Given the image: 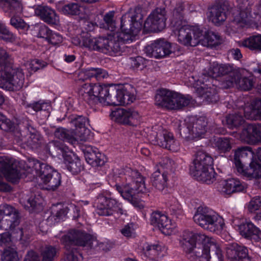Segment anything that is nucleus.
I'll return each instance as SVG.
<instances>
[{
  "instance_id": "obj_30",
  "label": "nucleus",
  "mask_w": 261,
  "mask_h": 261,
  "mask_svg": "<svg viewBox=\"0 0 261 261\" xmlns=\"http://www.w3.org/2000/svg\"><path fill=\"white\" fill-rule=\"evenodd\" d=\"M58 9L65 15H78L81 19H89L91 18L89 9L75 3L65 4L61 7L59 5Z\"/></svg>"
},
{
  "instance_id": "obj_15",
  "label": "nucleus",
  "mask_w": 261,
  "mask_h": 261,
  "mask_svg": "<svg viewBox=\"0 0 261 261\" xmlns=\"http://www.w3.org/2000/svg\"><path fill=\"white\" fill-rule=\"evenodd\" d=\"M60 151L64 158V164L67 169L72 174H77L84 169L80 158L73 152H71L68 147L62 142L58 141L49 142L47 145V149L51 154V148Z\"/></svg>"
},
{
  "instance_id": "obj_56",
  "label": "nucleus",
  "mask_w": 261,
  "mask_h": 261,
  "mask_svg": "<svg viewBox=\"0 0 261 261\" xmlns=\"http://www.w3.org/2000/svg\"><path fill=\"white\" fill-rule=\"evenodd\" d=\"M57 253L56 249L51 246H46L42 252V261H53Z\"/></svg>"
},
{
  "instance_id": "obj_8",
  "label": "nucleus",
  "mask_w": 261,
  "mask_h": 261,
  "mask_svg": "<svg viewBox=\"0 0 261 261\" xmlns=\"http://www.w3.org/2000/svg\"><path fill=\"white\" fill-rule=\"evenodd\" d=\"M155 103L157 106L169 110H180L194 103V100L189 94H182L167 89L156 91Z\"/></svg>"
},
{
  "instance_id": "obj_54",
  "label": "nucleus",
  "mask_w": 261,
  "mask_h": 261,
  "mask_svg": "<svg viewBox=\"0 0 261 261\" xmlns=\"http://www.w3.org/2000/svg\"><path fill=\"white\" fill-rule=\"evenodd\" d=\"M90 130L86 127L76 128L75 130V137L73 138L76 140V143L79 141H86L89 139Z\"/></svg>"
},
{
  "instance_id": "obj_9",
  "label": "nucleus",
  "mask_w": 261,
  "mask_h": 261,
  "mask_svg": "<svg viewBox=\"0 0 261 261\" xmlns=\"http://www.w3.org/2000/svg\"><path fill=\"white\" fill-rule=\"evenodd\" d=\"M213 165L212 157L202 150H198L190 167V173L197 180L210 184L215 180L216 174Z\"/></svg>"
},
{
  "instance_id": "obj_63",
  "label": "nucleus",
  "mask_w": 261,
  "mask_h": 261,
  "mask_svg": "<svg viewBox=\"0 0 261 261\" xmlns=\"http://www.w3.org/2000/svg\"><path fill=\"white\" fill-rule=\"evenodd\" d=\"M51 105L48 102H45L42 100L40 111L43 113L45 118H48L51 110Z\"/></svg>"
},
{
  "instance_id": "obj_57",
  "label": "nucleus",
  "mask_w": 261,
  "mask_h": 261,
  "mask_svg": "<svg viewBox=\"0 0 261 261\" xmlns=\"http://www.w3.org/2000/svg\"><path fill=\"white\" fill-rule=\"evenodd\" d=\"M261 206V196H255L252 197L247 205L248 211L251 213L258 210Z\"/></svg>"
},
{
  "instance_id": "obj_42",
  "label": "nucleus",
  "mask_w": 261,
  "mask_h": 261,
  "mask_svg": "<svg viewBox=\"0 0 261 261\" xmlns=\"http://www.w3.org/2000/svg\"><path fill=\"white\" fill-rule=\"evenodd\" d=\"M239 45L251 50H261V35H253L239 42Z\"/></svg>"
},
{
  "instance_id": "obj_60",
  "label": "nucleus",
  "mask_w": 261,
  "mask_h": 261,
  "mask_svg": "<svg viewBox=\"0 0 261 261\" xmlns=\"http://www.w3.org/2000/svg\"><path fill=\"white\" fill-rule=\"evenodd\" d=\"M46 40L53 45H57L62 42L63 37L59 33L51 31Z\"/></svg>"
},
{
  "instance_id": "obj_46",
  "label": "nucleus",
  "mask_w": 261,
  "mask_h": 261,
  "mask_svg": "<svg viewBox=\"0 0 261 261\" xmlns=\"http://www.w3.org/2000/svg\"><path fill=\"white\" fill-rule=\"evenodd\" d=\"M54 135L56 138L63 141L67 142L73 145L76 143V140L70 135L69 131L63 127L57 128Z\"/></svg>"
},
{
  "instance_id": "obj_45",
  "label": "nucleus",
  "mask_w": 261,
  "mask_h": 261,
  "mask_svg": "<svg viewBox=\"0 0 261 261\" xmlns=\"http://www.w3.org/2000/svg\"><path fill=\"white\" fill-rule=\"evenodd\" d=\"M96 38L91 37L88 33H83L81 37V40L73 39L72 42L76 45L83 46L90 50H94L96 48L94 44L96 43Z\"/></svg>"
},
{
  "instance_id": "obj_14",
  "label": "nucleus",
  "mask_w": 261,
  "mask_h": 261,
  "mask_svg": "<svg viewBox=\"0 0 261 261\" xmlns=\"http://www.w3.org/2000/svg\"><path fill=\"white\" fill-rule=\"evenodd\" d=\"M250 154L253 156V151L249 146L237 148L234 152V163L239 173L250 178H261V165L254 161L249 166H245L240 161L241 158L246 157Z\"/></svg>"
},
{
  "instance_id": "obj_6",
  "label": "nucleus",
  "mask_w": 261,
  "mask_h": 261,
  "mask_svg": "<svg viewBox=\"0 0 261 261\" xmlns=\"http://www.w3.org/2000/svg\"><path fill=\"white\" fill-rule=\"evenodd\" d=\"M0 223L3 229L11 231V233L9 232L0 233V246H12L11 237L17 240L24 242L30 239L31 232L29 229L27 227L16 228L20 223L19 214L10 205L4 204L0 205Z\"/></svg>"
},
{
  "instance_id": "obj_12",
  "label": "nucleus",
  "mask_w": 261,
  "mask_h": 261,
  "mask_svg": "<svg viewBox=\"0 0 261 261\" xmlns=\"http://www.w3.org/2000/svg\"><path fill=\"white\" fill-rule=\"evenodd\" d=\"M25 76L22 70L13 68L9 62L3 69L0 67V87L11 91L21 89L24 83Z\"/></svg>"
},
{
  "instance_id": "obj_49",
  "label": "nucleus",
  "mask_w": 261,
  "mask_h": 261,
  "mask_svg": "<svg viewBox=\"0 0 261 261\" xmlns=\"http://www.w3.org/2000/svg\"><path fill=\"white\" fill-rule=\"evenodd\" d=\"M2 261H18L16 248L12 246L6 247L1 255Z\"/></svg>"
},
{
  "instance_id": "obj_26",
  "label": "nucleus",
  "mask_w": 261,
  "mask_h": 261,
  "mask_svg": "<svg viewBox=\"0 0 261 261\" xmlns=\"http://www.w3.org/2000/svg\"><path fill=\"white\" fill-rule=\"evenodd\" d=\"M246 188L244 182L236 178L222 180L216 186L217 191L225 197L232 193L243 192Z\"/></svg>"
},
{
  "instance_id": "obj_36",
  "label": "nucleus",
  "mask_w": 261,
  "mask_h": 261,
  "mask_svg": "<svg viewBox=\"0 0 261 261\" xmlns=\"http://www.w3.org/2000/svg\"><path fill=\"white\" fill-rule=\"evenodd\" d=\"M226 255L231 261H243L248 256V250L245 246L232 243L227 248Z\"/></svg>"
},
{
  "instance_id": "obj_50",
  "label": "nucleus",
  "mask_w": 261,
  "mask_h": 261,
  "mask_svg": "<svg viewBox=\"0 0 261 261\" xmlns=\"http://www.w3.org/2000/svg\"><path fill=\"white\" fill-rule=\"evenodd\" d=\"M0 39L12 43L16 42V36L10 32L1 22H0Z\"/></svg>"
},
{
  "instance_id": "obj_51",
  "label": "nucleus",
  "mask_w": 261,
  "mask_h": 261,
  "mask_svg": "<svg viewBox=\"0 0 261 261\" xmlns=\"http://www.w3.org/2000/svg\"><path fill=\"white\" fill-rule=\"evenodd\" d=\"M234 84H236L241 90L247 91L251 89L253 87V81L252 79L249 77L241 79V74L239 73V77L237 79L236 81L233 83Z\"/></svg>"
},
{
  "instance_id": "obj_19",
  "label": "nucleus",
  "mask_w": 261,
  "mask_h": 261,
  "mask_svg": "<svg viewBox=\"0 0 261 261\" xmlns=\"http://www.w3.org/2000/svg\"><path fill=\"white\" fill-rule=\"evenodd\" d=\"M177 50L178 46L176 44L170 43L164 39L160 38L146 46L144 51L146 56L149 57L161 58Z\"/></svg>"
},
{
  "instance_id": "obj_10",
  "label": "nucleus",
  "mask_w": 261,
  "mask_h": 261,
  "mask_svg": "<svg viewBox=\"0 0 261 261\" xmlns=\"http://www.w3.org/2000/svg\"><path fill=\"white\" fill-rule=\"evenodd\" d=\"M142 135L154 144L171 151L177 152L180 149L179 143L173 134L161 125L154 126L151 129L149 127L145 128Z\"/></svg>"
},
{
  "instance_id": "obj_5",
  "label": "nucleus",
  "mask_w": 261,
  "mask_h": 261,
  "mask_svg": "<svg viewBox=\"0 0 261 261\" xmlns=\"http://www.w3.org/2000/svg\"><path fill=\"white\" fill-rule=\"evenodd\" d=\"M59 237L66 250L64 261H83L82 254L76 246L86 247L88 249L95 247L105 251L110 250L107 242H99L93 236L80 229H70L59 234Z\"/></svg>"
},
{
  "instance_id": "obj_47",
  "label": "nucleus",
  "mask_w": 261,
  "mask_h": 261,
  "mask_svg": "<svg viewBox=\"0 0 261 261\" xmlns=\"http://www.w3.org/2000/svg\"><path fill=\"white\" fill-rule=\"evenodd\" d=\"M255 225L250 221L246 220L238 226V229L240 234L246 239L251 237L254 230Z\"/></svg>"
},
{
  "instance_id": "obj_28",
  "label": "nucleus",
  "mask_w": 261,
  "mask_h": 261,
  "mask_svg": "<svg viewBox=\"0 0 261 261\" xmlns=\"http://www.w3.org/2000/svg\"><path fill=\"white\" fill-rule=\"evenodd\" d=\"M241 140L248 144H255L261 142V124H249L240 134Z\"/></svg>"
},
{
  "instance_id": "obj_21",
  "label": "nucleus",
  "mask_w": 261,
  "mask_h": 261,
  "mask_svg": "<svg viewBox=\"0 0 261 261\" xmlns=\"http://www.w3.org/2000/svg\"><path fill=\"white\" fill-rule=\"evenodd\" d=\"M110 117L119 123L132 126L139 125L142 121L139 112L130 109L117 108L111 112Z\"/></svg>"
},
{
  "instance_id": "obj_43",
  "label": "nucleus",
  "mask_w": 261,
  "mask_h": 261,
  "mask_svg": "<svg viewBox=\"0 0 261 261\" xmlns=\"http://www.w3.org/2000/svg\"><path fill=\"white\" fill-rule=\"evenodd\" d=\"M168 178L166 173H161L159 171L152 174L151 181L152 185L158 190L163 191L167 186Z\"/></svg>"
},
{
  "instance_id": "obj_59",
  "label": "nucleus",
  "mask_w": 261,
  "mask_h": 261,
  "mask_svg": "<svg viewBox=\"0 0 261 261\" xmlns=\"http://www.w3.org/2000/svg\"><path fill=\"white\" fill-rule=\"evenodd\" d=\"M9 62H12L10 55L6 49L0 47V67L3 69Z\"/></svg>"
},
{
  "instance_id": "obj_64",
  "label": "nucleus",
  "mask_w": 261,
  "mask_h": 261,
  "mask_svg": "<svg viewBox=\"0 0 261 261\" xmlns=\"http://www.w3.org/2000/svg\"><path fill=\"white\" fill-rule=\"evenodd\" d=\"M24 261H40L38 254L34 251H30L25 257Z\"/></svg>"
},
{
  "instance_id": "obj_24",
  "label": "nucleus",
  "mask_w": 261,
  "mask_h": 261,
  "mask_svg": "<svg viewBox=\"0 0 261 261\" xmlns=\"http://www.w3.org/2000/svg\"><path fill=\"white\" fill-rule=\"evenodd\" d=\"M107 195H99L96 200V213L99 216H109L122 211L121 203Z\"/></svg>"
},
{
  "instance_id": "obj_13",
  "label": "nucleus",
  "mask_w": 261,
  "mask_h": 261,
  "mask_svg": "<svg viewBox=\"0 0 261 261\" xmlns=\"http://www.w3.org/2000/svg\"><path fill=\"white\" fill-rule=\"evenodd\" d=\"M108 86L113 87L114 92L107 93L105 105H127L135 100L136 90L131 84H126L121 86L109 84Z\"/></svg>"
},
{
  "instance_id": "obj_55",
  "label": "nucleus",
  "mask_w": 261,
  "mask_h": 261,
  "mask_svg": "<svg viewBox=\"0 0 261 261\" xmlns=\"http://www.w3.org/2000/svg\"><path fill=\"white\" fill-rule=\"evenodd\" d=\"M46 65L47 63L46 62L39 59H34L28 63L27 67L29 72H35L38 70L46 67Z\"/></svg>"
},
{
  "instance_id": "obj_20",
  "label": "nucleus",
  "mask_w": 261,
  "mask_h": 261,
  "mask_svg": "<svg viewBox=\"0 0 261 261\" xmlns=\"http://www.w3.org/2000/svg\"><path fill=\"white\" fill-rule=\"evenodd\" d=\"M23 134L17 132L15 135L16 143L22 147L25 146L34 149L39 147L41 143L42 137L37 130L30 124H28Z\"/></svg>"
},
{
  "instance_id": "obj_52",
  "label": "nucleus",
  "mask_w": 261,
  "mask_h": 261,
  "mask_svg": "<svg viewBox=\"0 0 261 261\" xmlns=\"http://www.w3.org/2000/svg\"><path fill=\"white\" fill-rule=\"evenodd\" d=\"M14 122L0 113V128L6 132H10L14 129Z\"/></svg>"
},
{
  "instance_id": "obj_35",
  "label": "nucleus",
  "mask_w": 261,
  "mask_h": 261,
  "mask_svg": "<svg viewBox=\"0 0 261 261\" xmlns=\"http://www.w3.org/2000/svg\"><path fill=\"white\" fill-rule=\"evenodd\" d=\"M50 215L47 218L46 222L51 225L61 220H64L69 212L68 207L60 204L53 205L51 207Z\"/></svg>"
},
{
  "instance_id": "obj_16",
  "label": "nucleus",
  "mask_w": 261,
  "mask_h": 261,
  "mask_svg": "<svg viewBox=\"0 0 261 261\" xmlns=\"http://www.w3.org/2000/svg\"><path fill=\"white\" fill-rule=\"evenodd\" d=\"M0 8L9 16H12L10 23L21 33H25L29 25L24 20L18 17L23 12L21 3L18 0H0Z\"/></svg>"
},
{
  "instance_id": "obj_34",
  "label": "nucleus",
  "mask_w": 261,
  "mask_h": 261,
  "mask_svg": "<svg viewBox=\"0 0 261 261\" xmlns=\"http://www.w3.org/2000/svg\"><path fill=\"white\" fill-rule=\"evenodd\" d=\"M35 14L49 24H57L59 18L55 11L47 6H39L34 9Z\"/></svg>"
},
{
  "instance_id": "obj_31",
  "label": "nucleus",
  "mask_w": 261,
  "mask_h": 261,
  "mask_svg": "<svg viewBox=\"0 0 261 261\" xmlns=\"http://www.w3.org/2000/svg\"><path fill=\"white\" fill-rule=\"evenodd\" d=\"M85 160L92 166H101L106 162V157L98 149L90 145L86 146L82 149Z\"/></svg>"
},
{
  "instance_id": "obj_48",
  "label": "nucleus",
  "mask_w": 261,
  "mask_h": 261,
  "mask_svg": "<svg viewBox=\"0 0 261 261\" xmlns=\"http://www.w3.org/2000/svg\"><path fill=\"white\" fill-rule=\"evenodd\" d=\"M168 198L170 200L166 202V203L169 207L171 214L175 215L176 217L182 215V210L177 199L171 195H169Z\"/></svg>"
},
{
  "instance_id": "obj_25",
  "label": "nucleus",
  "mask_w": 261,
  "mask_h": 261,
  "mask_svg": "<svg viewBox=\"0 0 261 261\" xmlns=\"http://www.w3.org/2000/svg\"><path fill=\"white\" fill-rule=\"evenodd\" d=\"M150 223L158 227L165 235H171L176 232V224L164 213L160 211L152 212L150 218Z\"/></svg>"
},
{
  "instance_id": "obj_58",
  "label": "nucleus",
  "mask_w": 261,
  "mask_h": 261,
  "mask_svg": "<svg viewBox=\"0 0 261 261\" xmlns=\"http://www.w3.org/2000/svg\"><path fill=\"white\" fill-rule=\"evenodd\" d=\"M35 28L38 31L37 36L47 39L50 33V30L47 26L43 23L37 24L35 26Z\"/></svg>"
},
{
  "instance_id": "obj_18",
  "label": "nucleus",
  "mask_w": 261,
  "mask_h": 261,
  "mask_svg": "<svg viewBox=\"0 0 261 261\" xmlns=\"http://www.w3.org/2000/svg\"><path fill=\"white\" fill-rule=\"evenodd\" d=\"M237 10L233 12V22L238 28L253 27L257 24L258 14L251 13V7L247 0H237Z\"/></svg>"
},
{
  "instance_id": "obj_7",
  "label": "nucleus",
  "mask_w": 261,
  "mask_h": 261,
  "mask_svg": "<svg viewBox=\"0 0 261 261\" xmlns=\"http://www.w3.org/2000/svg\"><path fill=\"white\" fill-rule=\"evenodd\" d=\"M115 177V188L123 199L135 205L137 203L139 194L148 192L145 185L144 178L136 171H132L133 178L125 173H120Z\"/></svg>"
},
{
  "instance_id": "obj_37",
  "label": "nucleus",
  "mask_w": 261,
  "mask_h": 261,
  "mask_svg": "<svg viewBox=\"0 0 261 261\" xmlns=\"http://www.w3.org/2000/svg\"><path fill=\"white\" fill-rule=\"evenodd\" d=\"M244 117L248 119L257 120L261 118V99L253 100L249 106L243 109Z\"/></svg>"
},
{
  "instance_id": "obj_2",
  "label": "nucleus",
  "mask_w": 261,
  "mask_h": 261,
  "mask_svg": "<svg viewBox=\"0 0 261 261\" xmlns=\"http://www.w3.org/2000/svg\"><path fill=\"white\" fill-rule=\"evenodd\" d=\"M0 172L7 179L13 183L17 182L20 178L28 177L32 179L36 175L40 179V184H43L48 190H55L61 184L60 174L50 166L41 163L35 159L18 161L7 156H0Z\"/></svg>"
},
{
  "instance_id": "obj_33",
  "label": "nucleus",
  "mask_w": 261,
  "mask_h": 261,
  "mask_svg": "<svg viewBox=\"0 0 261 261\" xmlns=\"http://www.w3.org/2000/svg\"><path fill=\"white\" fill-rule=\"evenodd\" d=\"M215 211L205 206H199L193 216L194 221L205 229Z\"/></svg>"
},
{
  "instance_id": "obj_38",
  "label": "nucleus",
  "mask_w": 261,
  "mask_h": 261,
  "mask_svg": "<svg viewBox=\"0 0 261 261\" xmlns=\"http://www.w3.org/2000/svg\"><path fill=\"white\" fill-rule=\"evenodd\" d=\"M222 43L221 37L217 33L211 31L205 32L204 36L203 35L200 37L199 44L203 46L213 48L218 46Z\"/></svg>"
},
{
  "instance_id": "obj_4",
  "label": "nucleus",
  "mask_w": 261,
  "mask_h": 261,
  "mask_svg": "<svg viewBox=\"0 0 261 261\" xmlns=\"http://www.w3.org/2000/svg\"><path fill=\"white\" fill-rule=\"evenodd\" d=\"M179 243L191 261H223L219 245L204 234L182 232Z\"/></svg>"
},
{
  "instance_id": "obj_23",
  "label": "nucleus",
  "mask_w": 261,
  "mask_h": 261,
  "mask_svg": "<svg viewBox=\"0 0 261 261\" xmlns=\"http://www.w3.org/2000/svg\"><path fill=\"white\" fill-rule=\"evenodd\" d=\"M202 31L198 26L183 25L178 30V41L186 46H195L199 44Z\"/></svg>"
},
{
  "instance_id": "obj_62",
  "label": "nucleus",
  "mask_w": 261,
  "mask_h": 261,
  "mask_svg": "<svg viewBox=\"0 0 261 261\" xmlns=\"http://www.w3.org/2000/svg\"><path fill=\"white\" fill-rule=\"evenodd\" d=\"M185 4L183 3L178 4L173 10V16L176 19L181 20L183 18L185 11Z\"/></svg>"
},
{
  "instance_id": "obj_41",
  "label": "nucleus",
  "mask_w": 261,
  "mask_h": 261,
  "mask_svg": "<svg viewBox=\"0 0 261 261\" xmlns=\"http://www.w3.org/2000/svg\"><path fill=\"white\" fill-rule=\"evenodd\" d=\"M245 122L244 118L239 113L230 114L222 120L223 124L230 129L238 128L243 125Z\"/></svg>"
},
{
  "instance_id": "obj_44",
  "label": "nucleus",
  "mask_w": 261,
  "mask_h": 261,
  "mask_svg": "<svg viewBox=\"0 0 261 261\" xmlns=\"http://www.w3.org/2000/svg\"><path fill=\"white\" fill-rule=\"evenodd\" d=\"M86 79L95 78L97 80H101L107 78L108 76L106 70L98 68H88L82 71Z\"/></svg>"
},
{
  "instance_id": "obj_53",
  "label": "nucleus",
  "mask_w": 261,
  "mask_h": 261,
  "mask_svg": "<svg viewBox=\"0 0 261 261\" xmlns=\"http://www.w3.org/2000/svg\"><path fill=\"white\" fill-rule=\"evenodd\" d=\"M137 225L134 223H129L125 225L120 230L121 234L126 238H133L136 236Z\"/></svg>"
},
{
  "instance_id": "obj_22",
  "label": "nucleus",
  "mask_w": 261,
  "mask_h": 261,
  "mask_svg": "<svg viewBox=\"0 0 261 261\" xmlns=\"http://www.w3.org/2000/svg\"><path fill=\"white\" fill-rule=\"evenodd\" d=\"M167 20L165 8H157L153 10L145 20L143 29L146 32L162 31L166 27Z\"/></svg>"
},
{
  "instance_id": "obj_61",
  "label": "nucleus",
  "mask_w": 261,
  "mask_h": 261,
  "mask_svg": "<svg viewBox=\"0 0 261 261\" xmlns=\"http://www.w3.org/2000/svg\"><path fill=\"white\" fill-rule=\"evenodd\" d=\"M76 128H81V127H86L89 124V120L87 118L83 116H79L76 117L72 121Z\"/></svg>"
},
{
  "instance_id": "obj_40",
  "label": "nucleus",
  "mask_w": 261,
  "mask_h": 261,
  "mask_svg": "<svg viewBox=\"0 0 261 261\" xmlns=\"http://www.w3.org/2000/svg\"><path fill=\"white\" fill-rule=\"evenodd\" d=\"M44 199L39 194L32 195L27 200L24 207L30 212H39L43 207Z\"/></svg>"
},
{
  "instance_id": "obj_39",
  "label": "nucleus",
  "mask_w": 261,
  "mask_h": 261,
  "mask_svg": "<svg viewBox=\"0 0 261 261\" xmlns=\"http://www.w3.org/2000/svg\"><path fill=\"white\" fill-rule=\"evenodd\" d=\"M225 226L224 219L215 212L205 229L216 234H220Z\"/></svg>"
},
{
  "instance_id": "obj_3",
  "label": "nucleus",
  "mask_w": 261,
  "mask_h": 261,
  "mask_svg": "<svg viewBox=\"0 0 261 261\" xmlns=\"http://www.w3.org/2000/svg\"><path fill=\"white\" fill-rule=\"evenodd\" d=\"M239 77V72L234 70L229 64L213 63L210 67L208 75L202 74L200 79L193 84L200 96L203 97L210 102L219 100L217 82L222 89H228L233 86V83Z\"/></svg>"
},
{
  "instance_id": "obj_1",
  "label": "nucleus",
  "mask_w": 261,
  "mask_h": 261,
  "mask_svg": "<svg viewBox=\"0 0 261 261\" xmlns=\"http://www.w3.org/2000/svg\"><path fill=\"white\" fill-rule=\"evenodd\" d=\"M114 15V11H109L104 16L103 22L99 24L100 28L109 30L111 33L107 37L96 38L94 45L96 48L94 50L117 56L123 52L124 44L132 42L143 28V15L139 9H135L123 15L121 20V31L117 32H114L116 29Z\"/></svg>"
},
{
  "instance_id": "obj_27",
  "label": "nucleus",
  "mask_w": 261,
  "mask_h": 261,
  "mask_svg": "<svg viewBox=\"0 0 261 261\" xmlns=\"http://www.w3.org/2000/svg\"><path fill=\"white\" fill-rule=\"evenodd\" d=\"M144 255L149 259L155 260L163 258L167 254V248L160 243L145 242L142 246Z\"/></svg>"
},
{
  "instance_id": "obj_11",
  "label": "nucleus",
  "mask_w": 261,
  "mask_h": 261,
  "mask_svg": "<svg viewBox=\"0 0 261 261\" xmlns=\"http://www.w3.org/2000/svg\"><path fill=\"white\" fill-rule=\"evenodd\" d=\"M207 121L205 117L195 119L193 117L180 120L178 130L181 137L188 141L204 137L207 131Z\"/></svg>"
},
{
  "instance_id": "obj_17",
  "label": "nucleus",
  "mask_w": 261,
  "mask_h": 261,
  "mask_svg": "<svg viewBox=\"0 0 261 261\" xmlns=\"http://www.w3.org/2000/svg\"><path fill=\"white\" fill-rule=\"evenodd\" d=\"M114 90L113 87H109L108 85L85 83L79 88L78 93L85 101L88 102L96 98L100 103L105 105L107 93H113Z\"/></svg>"
},
{
  "instance_id": "obj_29",
  "label": "nucleus",
  "mask_w": 261,
  "mask_h": 261,
  "mask_svg": "<svg viewBox=\"0 0 261 261\" xmlns=\"http://www.w3.org/2000/svg\"><path fill=\"white\" fill-rule=\"evenodd\" d=\"M211 146L221 156L229 153L233 146L234 140L227 137H214L210 140Z\"/></svg>"
},
{
  "instance_id": "obj_32",
  "label": "nucleus",
  "mask_w": 261,
  "mask_h": 261,
  "mask_svg": "<svg viewBox=\"0 0 261 261\" xmlns=\"http://www.w3.org/2000/svg\"><path fill=\"white\" fill-rule=\"evenodd\" d=\"M226 7L225 4L216 2L208 9V17L216 25H219L224 22L226 18Z\"/></svg>"
}]
</instances>
